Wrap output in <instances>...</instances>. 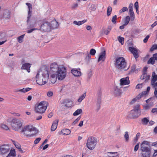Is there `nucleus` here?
<instances>
[{
    "instance_id": "obj_1",
    "label": "nucleus",
    "mask_w": 157,
    "mask_h": 157,
    "mask_svg": "<svg viewBox=\"0 0 157 157\" xmlns=\"http://www.w3.org/2000/svg\"><path fill=\"white\" fill-rule=\"evenodd\" d=\"M49 69L45 66L41 67L38 71L36 77V82L40 85L46 83L49 78Z\"/></svg>"
},
{
    "instance_id": "obj_2",
    "label": "nucleus",
    "mask_w": 157,
    "mask_h": 157,
    "mask_svg": "<svg viewBox=\"0 0 157 157\" xmlns=\"http://www.w3.org/2000/svg\"><path fill=\"white\" fill-rule=\"evenodd\" d=\"M21 132L26 137H30L37 133L36 128L31 125H27L23 128Z\"/></svg>"
},
{
    "instance_id": "obj_3",
    "label": "nucleus",
    "mask_w": 157,
    "mask_h": 157,
    "mask_svg": "<svg viewBox=\"0 0 157 157\" xmlns=\"http://www.w3.org/2000/svg\"><path fill=\"white\" fill-rule=\"evenodd\" d=\"M55 73L59 80H63L66 76V69L64 66H61L59 67L58 70Z\"/></svg>"
},
{
    "instance_id": "obj_4",
    "label": "nucleus",
    "mask_w": 157,
    "mask_h": 157,
    "mask_svg": "<svg viewBox=\"0 0 157 157\" xmlns=\"http://www.w3.org/2000/svg\"><path fill=\"white\" fill-rule=\"evenodd\" d=\"M23 124L22 120L14 119L12 120L11 126L13 130L15 131H18L21 127Z\"/></svg>"
},
{
    "instance_id": "obj_5",
    "label": "nucleus",
    "mask_w": 157,
    "mask_h": 157,
    "mask_svg": "<svg viewBox=\"0 0 157 157\" xmlns=\"http://www.w3.org/2000/svg\"><path fill=\"white\" fill-rule=\"evenodd\" d=\"M97 143L96 138L93 136H90L87 140L86 146L89 149L93 150L95 147Z\"/></svg>"
},
{
    "instance_id": "obj_6",
    "label": "nucleus",
    "mask_w": 157,
    "mask_h": 157,
    "mask_svg": "<svg viewBox=\"0 0 157 157\" xmlns=\"http://www.w3.org/2000/svg\"><path fill=\"white\" fill-rule=\"evenodd\" d=\"M48 105V103L46 102L41 101L35 108L36 112L41 114L44 113L47 109Z\"/></svg>"
},
{
    "instance_id": "obj_7",
    "label": "nucleus",
    "mask_w": 157,
    "mask_h": 157,
    "mask_svg": "<svg viewBox=\"0 0 157 157\" xmlns=\"http://www.w3.org/2000/svg\"><path fill=\"white\" fill-rule=\"evenodd\" d=\"M115 66L119 69H123L126 66V63L125 59L123 57H120L116 60Z\"/></svg>"
},
{
    "instance_id": "obj_8",
    "label": "nucleus",
    "mask_w": 157,
    "mask_h": 157,
    "mask_svg": "<svg viewBox=\"0 0 157 157\" xmlns=\"http://www.w3.org/2000/svg\"><path fill=\"white\" fill-rule=\"evenodd\" d=\"M10 148L9 145L4 144L0 146V155H6L10 151Z\"/></svg>"
},
{
    "instance_id": "obj_9",
    "label": "nucleus",
    "mask_w": 157,
    "mask_h": 157,
    "mask_svg": "<svg viewBox=\"0 0 157 157\" xmlns=\"http://www.w3.org/2000/svg\"><path fill=\"white\" fill-rule=\"evenodd\" d=\"M50 26L49 22L47 21H44L40 26V29L42 31H49L51 29V26Z\"/></svg>"
},
{
    "instance_id": "obj_10",
    "label": "nucleus",
    "mask_w": 157,
    "mask_h": 157,
    "mask_svg": "<svg viewBox=\"0 0 157 157\" xmlns=\"http://www.w3.org/2000/svg\"><path fill=\"white\" fill-rule=\"evenodd\" d=\"M59 67L58 65L56 63H52L50 65V72L51 74L55 73Z\"/></svg>"
},
{
    "instance_id": "obj_11",
    "label": "nucleus",
    "mask_w": 157,
    "mask_h": 157,
    "mask_svg": "<svg viewBox=\"0 0 157 157\" xmlns=\"http://www.w3.org/2000/svg\"><path fill=\"white\" fill-rule=\"evenodd\" d=\"M71 72L74 76L76 77H80L82 75L80 69H72L71 70Z\"/></svg>"
},
{
    "instance_id": "obj_12",
    "label": "nucleus",
    "mask_w": 157,
    "mask_h": 157,
    "mask_svg": "<svg viewBox=\"0 0 157 157\" xmlns=\"http://www.w3.org/2000/svg\"><path fill=\"white\" fill-rule=\"evenodd\" d=\"M120 81V84L121 85H128L129 83V78L128 76L121 79Z\"/></svg>"
},
{
    "instance_id": "obj_13",
    "label": "nucleus",
    "mask_w": 157,
    "mask_h": 157,
    "mask_svg": "<svg viewBox=\"0 0 157 157\" xmlns=\"http://www.w3.org/2000/svg\"><path fill=\"white\" fill-rule=\"evenodd\" d=\"M129 50L132 53L135 59H136L139 57L137 50L133 47H130L129 48Z\"/></svg>"
},
{
    "instance_id": "obj_14",
    "label": "nucleus",
    "mask_w": 157,
    "mask_h": 157,
    "mask_svg": "<svg viewBox=\"0 0 157 157\" xmlns=\"http://www.w3.org/2000/svg\"><path fill=\"white\" fill-rule=\"evenodd\" d=\"M141 111H138L132 110L130 112V114L133 119H135L138 117L140 114Z\"/></svg>"
},
{
    "instance_id": "obj_15",
    "label": "nucleus",
    "mask_w": 157,
    "mask_h": 157,
    "mask_svg": "<svg viewBox=\"0 0 157 157\" xmlns=\"http://www.w3.org/2000/svg\"><path fill=\"white\" fill-rule=\"evenodd\" d=\"M70 130L68 129H64L59 132V134L62 135H67L70 134Z\"/></svg>"
},
{
    "instance_id": "obj_16",
    "label": "nucleus",
    "mask_w": 157,
    "mask_h": 157,
    "mask_svg": "<svg viewBox=\"0 0 157 157\" xmlns=\"http://www.w3.org/2000/svg\"><path fill=\"white\" fill-rule=\"evenodd\" d=\"M31 65V64L29 63H25L22 65L21 69H22L26 70L28 72H30V68Z\"/></svg>"
},
{
    "instance_id": "obj_17",
    "label": "nucleus",
    "mask_w": 157,
    "mask_h": 157,
    "mask_svg": "<svg viewBox=\"0 0 157 157\" xmlns=\"http://www.w3.org/2000/svg\"><path fill=\"white\" fill-rule=\"evenodd\" d=\"M50 26H51V29H55L58 27L59 24L56 21H52L50 23Z\"/></svg>"
},
{
    "instance_id": "obj_18",
    "label": "nucleus",
    "mask_w": 157,
    "mask_h": 157,
    "mask_svg": "<svg viewBox=\"0 0 157 157\" xmlns=\"http://www.w3.org/2000/svg\"><path fill=\"white\" fill-rule=\"evenodd\" d=\"M58 122V120H57L53 121L51 128L52 131H53L56 130L57 127Z\"/></svg>"
},
{
    "instance_id": "obj_19",
    "label": "nucleus",
    "mask_w": 157,
    "mask_h": 157,
    "mask_svg": "<svg viewBox=\"0 0 157 157\" xmlns=\"http://www.w3.org/2000/svg\"><path fill=\"white\" fill-rule=\"evenodd\" d=\"M105 59V51H104L101 52L99 55V57L98 59V62H99L101 60L104 61Z\"/></svg>"
},
{
    "instance_id": "obj_20",
    "label": "nucleus",
    "mask_w": 157,
    "mask_h": 157,
    "mask_svg": "<svg viewBox=\"0 0 157 157\" xmlns=\"http://www.w3.org/2000/svg\"><path fill=\"white\" fill-rule=\"evenodd\" d=\"M51 74V75L50 78V80L52 83H54L56 81L57 78L56 76V75L55 74V73Z\"/></svg>"
},
{
    "instance_id": "obj_21",
    "label": "nucleus",
    "mask_w": 157,
    "mask_h": 157,
    "mask_svg": "<svg viewBox=\"0 0 157 157\" xmlns=\"http://www.w3.org/2000/svg\"><path fill=\"white\" fill-rule=\"evenodd\" d=\"M13 143L15 146V147L18 149L19 151H20L21 153H22L24 152V151L21 149V146L19 143L15 142V141H13Z\"/></svg>"
},
{
    "instance_id": "obj_22",
    "label": "nucleus",
    "mask_w": 157,
    "mask_h": 157,
    "mask_svg": "<svg viewBox=\"0 0 157 157\" xmlns=\"http://www.w3.org/2000/svg\"><path fill=\"white\" fill-rule=\"evenodd\" d=\"M152 77L151 83L152 85H153L155 84V82L157 80V75H156L155 72L154 71L152 72Z\"/></svg>"
},
{
    "instance_id": "obj_23",
    "label": "nucleus",
    "mask_w": 157,
    "mask_h": 157,
    "mask_svg": "<svg viewBox=\"0 0 157 157\" xmlns=\"http://www.w3.org/2000/svg\"><path fill=\"white\" fill-rule=\"evenodd\" d=\"M16 153L14 149L11 150L8 155L6 157H15Z\"/></svg>"
},
{
    "instance_id": "obj_24",
    "label": "nucleus",
    "mask_w": 157,
    "mask_h": 157,
    "mask_svg": "<svg viewBox=\"0 0 157 157\" xmlns=\"http://www.w3.org/2000/svg\"><path fill=\"white\" fill-rule=\"evenodd\" d=\"M150 75H147V73H143L142 75L141 76L140 78L141 79H145V81L148 80L150 78Z\"/></svg>"
},
{
    "instance_id": "obj_25",
    "label": "nucleus",
    "mask_w": 157,
    "mask_h": 157,
    "mask_svg": "<svg viewBox=\"0 0 157 157\" xmlns=\"http://www.w3.org/2000/svg\"><path fill=\"white\" fill-rule=\"evenodd\" d=\"M140 150L143 152H144L151 151L150 148L144 145L141 146Z\"/></svg>"
},
{
    "instance_id": "obj_26",
    "label": "nucleus",
    "mask_w": 157,
    "mask_h": 157,
    "mask_svg": "<svg viewBox=\"0 0 157 157\" xmlns=\"http://www.w3.org/2000/svg\"><path fill=\"white\" fill-rule=\"evenodd\" d=\"M86 20H83L82 21H73V24L78 25H80L82 24H83L84 23H85L86 22Z\"/></svg>"
},
{
    "instance_id": "obj_27",
    "label": "nucleus",
    "mask_w": 157,
    "mask_h": 157,
    "mask_svg": "<svg viewBox=\"0 0 157 157\" xmlns=\"http://www.w3.org/2000/svg\"><path fill=\"white\" fill-rule=\"evenodd\" d=\"M141 121L143 124L147 125L149 122V118L147 117H144L142 119Z\"/></svg>"
},
{
    "instance_id": "obj_28",
    "label": "nucleus",
    "mask_w": 157,
    "mask_h": 157,
    "mask_svg": "<svg viewBox=\"0 0 157 157\" xmlns=\"http://www.w3.org/2000/svg\"><path fill=\"white\" fill-rule=\"evenodd\" d=\"M147 94V92L143 91L141 93L139 94L137 96V98L138 99H139L141 98Z\"/></svg>"
},
{
    "instance_id": "obj_29",
    "label": "nucleus",
    "mask_w": 157,
    "mask_h": 157,
    "mask_svg": "<svg viewBox=\"0 0 157 157\" xmlns=\"http://www.w3.org/2000/svg\"><path fill=\"white\" fill-rule=\"evenodd\" d=\"M114 93L117 96H120L121 94L120 90L117 87L115 89Z\"/></svg>"
},
{
    "instance_id": "obj_30",
    "label": "nucleus",
    "mask_w": 157,
    "mask_h": 157,
    "mask_svg": "<svg viewBox=\"0 0 157 157\" xmlns=\"http://www.w3.org/2000/svg\"><path fill=\"white\" fill-rule=\"evenodd\" d=\"M144 152V153L142 154V157H150L151 151Z\"/></svg>"
},
{
    "instance_id": "obj_31",
    "label": "nucleus",
    "mask_w": 157,
    "mask_h": 157,
    "mask_svg": "<svg viewBox=\"0 0 157 157\" xmlns=\"http://www.w3.org/2000/svg\"><path fill=\"white\" fill-rule=\"evenodd\" d=\"M130 20V17L127 16L124 18V25H127L129 23Z\"/></svg>"
},
{
    "instance_id": "obj_32",
    "label": "nucleus",
    "mask_w": 157,
    "mask_h": 157,
    "mask_svg": "<svg viewBox=\"0 0 157 157\" xmlns=\"http://www.w3.org/2000/svg\"><path fill=\"white\" fill-rule=\"evenodd\" d=\"M31 89V88L29 87L24 88L22 89L19 90V92H21L23 93H26L30 90Z\"/></svg>"
},
{
    "instance_id": "obj_33",
    "label": "nucleus",
    "mask_w": 157,
    "mask_h": 157,
    "mask_svg": "<svg viewBox=\"0 0 157 157\" xmlns=\"http://www.w3.org/2000/svg\"><path fill=\"white\" fill-rule=\"evenodd\" d=\"M117 153V152H108V154H111V155H108L109 157H119V155H115Z\"/></svg>"
},
{
    "instance_id": "obj_34",
    "label": "nucleus",
    "mask_w": 157,
    "mask_h": 157,
    "mask_svg": "<svg viewBox=\"0 0 157 157\" xmlns=\"http://www.w3.org/2000/svg\"><path fill=\"white\" fill-rule=\"evenodd\" d=\"M86 96V93L83 94L81 96H80L78 100V102H81L83 100Z\"/></svg>"
},
{
    "instance_id": "obj_35",
    "label": "nucleus",
    "mask_w": 157,
    "mask_h": 157,
    "mask_svg": "<svg viewBox=\"0 0 157 157\" xmlns=\"http://www.w3.org/2000/svg\"><path fill=\"white\" fill-rule=\"evenodd\" d=\"M65 103L66 104L65 105V106L69 107L71 106V105L72 104V102L69 100H65Z\"/></svg>"
},
{
    "instance_id": "obj_36",
    "label": "nucleus",
    "mask_w": 157,
    "mask_h": 157,
    "mask_svg": "<svg viewBox=\"0 0 157 157\" xmlns=\"http://www.w3.org/2000/svg\"><path fill=\"white\" fill-rule=\"evenodd\" d=\"M82 112V109H77L74 113V116H77L81 113Z\"/></svg>"
},
{
    "instance_id": "obj_37",
    "label": "nucleus",
    "mask_w": 157,
    "mask_h": 157,
    "mask_svg": "<svg viewBox=\"0 0 157 157\" xmlns=\"http://www.w3.org/2000/svg\"><path fill=\"white\" fill-rule=\"evenodd\" d=\"M155 59L153 58V56L152 57H151L150 58L148 61V63H151L153 65L155 63Z\"/></svg>"
},
{
    "instance_id": "obj_38",
    "label": "nucleus",
    "mask_w": 157,
    "mask_h": 157,
    "mask_svg": "<svg viewBox=\"0 0 157 157\" xmlns=\"http://www.w3.org/2000/svg\"><path fill=\"white\" fill-rule=\"evenodd\" d=\"M130 13V20L132 21H133L135 18V14L134 12H129Z\"/></svg>"
},
{
    "instance_id": "obj_39",
    "label": "nucleus",
    "mask_w": 157,
    "mask_h": 157,
    "mask_svg": "<svg viewBox=\"0 0 157 157\" xmlns=\"http://www.w3.org/2000/svg\"><path fill=\"white\" fill-rule=\"evenodd\" d=\"M1 127L2 129L6 130H8L9 129L8 127L6 124H1Z\"/></svg>"
},
{
    "instance_id": "obj_40",
    "label": "nucleus",
    "mask_w": 157,
    "mask_h": 157,
    "mask_svg": "<svg viewBox=\"0 0 157 157\" xmlns=\"http://www.w3.org/2000/svg\"><path fill=\"white\" fill-rule=\"evenodd\" d=\"M32 13V10H29L28 11V15L27 17V22L29 23L30 21L31 16V14Z\"/></svg>"
},
{
    "instance_id": "obj_41",
    "label": "nucleus",
    "mask_w": 157,
    "mask_h": 157,
    "mask_svg": "<svg viewBox=\"0 0 157 157\" xmlns=\"http://www.w3.org/2000/svg\"><path fill=\"white\" fill-rule=\"evenodd\" d=\"M25 34L22 35L17 38V40L18 42L20 43H21L23 42V39L24 37Z\"/></svg>"
},
{
    "instance_id": "obj_42",
    "label": "nucleus",
    "mask_w": 157,
    "mask_h": 157,
    "mask_svg": "<svg viewBox=\"0 0 157 157\" xmlns=\"http://www.w3.org/2000/svg\"><path fill=\"white\" fill-rule=\"evenodd\" d=\"M134 109L132 110L136 111H140V105L137 104L134 106Z\"/></svg>"
},
{
    "instance_id": "obj_43",
    "label": "nucleus",
    "mask_w": 157,
    "mask_h": 157,
    "mask_svg": "<svg viewBox=\"0 0 157 157\" xmlns=\"http://www.w3.org/2000/svg\"><path fill=\"white\" fill-rule=\"evenodd\" d=\"M112 11V9L111 7H108L107 9V15L109 16L110 15Z\"/></svg>"
},
{
    "instance_id": "obj_44",
    "label": "nucleus",
    "mask_w": 157,
    "mask_h": 157,
    "mask_svg": "<svg viewBox=\"0 0 157 157\" xmlns=\"http://www.w3.org/2000/svg\"><path fill=\"white\" fill-rule=\"evenodd\" d=\"M117 20V16L116 15H115L111 19V21L113 24H115L116 23Z\"/></svg>"
},
{
    "instance_id": "obj_45",
    "label": "nucleus",
    "mask_w": 157,
    "mask_h": 157,
    "mask_svg": "<svg viewBox=\"0 0 157 157\" xmlns=\"http://www.w3.org/2000/svg\"><path fill=\"white\" fill-rule=\"evenodd\" d=\"M157 49V44H155L153 45L151 48L150 49V52H152L154 50Z\"/></svg>"
},
{
    "instance_id": "obj_46",
    "label": "nucleus",
    "mask_w": 157,
    "mask_h": 157,
    "mask_svg": "<svg viewBox=\"0 0 157 157\" xmlns=\"http://www.w3.org/2000/svg\"><path fill=\"white\" fill-rule=\"evenodd\" d=\"M128 10V9L126 7H124L122 8L119 11L120 13H121L123 12Z\"/></svg>"
},
{
    "instance_id": "obj_47",
    "label": "nucleus",
    "mask_w": 157,
    "mask_h": 157,
    "mask_svg": "<svg viewBox=\"0 0 157 157\" xmlns=\"http://www.w3.org/2000/svg\"><path fill=\"white\" fill-rule=\"evenodd\" d=\"M25 4L28 6L29 10H32V5L29 2H27Z\"/></svg>"
},
{
    "instance_id": "obj_48",
    "label": "nucleus",
    "mask_w": 157,
    "mask_h": 157,
    "mask_svg": "<svg viewBox=\"0 0 157 157\" xmlns=\"http://www.w3.org/2000/svg\"><path fill=\"white\" fill-rule=\"evenodd\" d=\"M118 41L122 45H123L124 43V38L123 37L119 36L118 38Z\"/></svg>"
},
{
    "instance_id": "obj_49",
    "label": "nucleus",
    "mask_w": 157,
    "mask_h": 157,
    "mask_svg": "<svg viewBox=\"0 0 157 157\" xmlns=\"http://www.w3.org/2000/svg\"><path fill=\"white\" fill-rule=\"evenodd\" d=\"M125 134L124 135V137L126 141H128L129 139V135L128 132H126Z\"/></svg>"
},
{
    "instance_id": "obj_50",
    "label": "nucleus",
    "mask_w": 157,
    "mask_h": 157,
    "mask_svg": "<svg viewBox=\"0 0 157 157\" xmlns=\"http://www.w3.org/2000/svg\"><path fill=\"white\" fill-rule=\"evenodd\" d=\"M132 6H133L132 3H130L129 5V7H128L129 12H133V10Z\"/></svg>"
},
{
    "instance_id": "obj_51",
    "label": "nucleus",
    "mask_w": 157,
    "mask_h": 157,
    "mask_svg": "<svg viewBox=\"0 0 157 157\" xmlns=\"http://www.w3.org/2000/svg\"><path fill=\"white\" fill-rule=\"evenodd\" d=\"M96 52V50L94 49H92L90 51V53L91 55H94Z\"/></svg>"
},
{
    "instance_id": "obj_52",
    "label": "nucleus",
    "mask_w": 157,
    "mask_h": 157,
    "mask_svg": "<svg viewBox=\"0 0 157 157\" xmlns=\"http://www.w3.org/2000/svg\"><path fill=\"white\" fill-rule=\"evenodd\" d=\"M37 21H35L33 23H31L29 26L30 27H33L36 26V24L37 23Z\"/></svg>"
},
{
    "instance_id": "obj_53",
    "label": "nucleus",
    "mask_w": 157,
    "mask_h": 157,
    "mask_svg": "<svg viewBox=\"0 0 157 157\" xmlns=\"http://www.w3.org/2000/svg\"><path fill=\"white\" fill-rule=\"evenodd\" d=\"M78 6V4L77 3H74L71 6V8L73 9H76Z\"/></svg>"
},
{
    "instance_id": "obj_54",
    "label": "nucleus",
    "mask_w": 157,
    "mask_h": 157,
    "mask_svg": "<svg viewBox=\"0 0 157 157\" xmlns=\"http://www.w3.org/2000/svg\"><path fill=\"white\" fill-rule=\"evenodd\" d=\"M53 95V93L52 91H50L48 92L47 95L48 97H51Z\"/></svg>"
},
{
    "instance_id": "obj_55",
    "label": "nucleus",
    "mask_w": 157,
    "mask_h": 157,
    "mask_svg": "<svg viewBox=\"0 0 157 157\" xmlns=\"http://www.w3.org/2000/svg\"><path fill=\"white\" fill-rule=\"evenodd\" d=\"M81 118V117H78L77 118H76L75 120L73 122V124L74 125L76 124L78 121L80 120Z\"/></svg>"
},
{
    "instance_id": "obj_56",
    "label": "nucleus",
    "mask_w": 157,
    "mask_h": 157,
    "mask_svg": "<svg viewBox=\"0 0 157 157\" xmlns=\"http://www.w3.org/2000/svg\"><path fill=\"white\" fill-rule=\"evenodd\" d=\"M149 142L147 141L144 140V141L141 143V146H143V145L145 146V145H149Z\"/></svg>"
},
{
    "instance_id": "obj_57",
    "label": "nucleus",
    "mask_w": 157,
    "mask_h": 157,
    "mask_svg": "<svg viewBox=\"0 0 157 157\" xmlns=\"http://www.w3.org/2000/svg\"><path fill=\"white\" fill-rule=\"evenodd\" d=\"M40 30V29H37V28L32 29L30 30H28L27 31V33H29L32 32H33V31L34 30Z\"/></svg>"
},
{
    "instance_id": "obj_58",
    "label": "nucleus",
    "mask_w": 157,
    "mask_h": 157,
    "mask_svg": "<svg viewBox=\"0 0 157 157\" xmlns=\"http://www.w3.org/2000/svg\"><path fill=\"white\" fill-rule=\"evenodd\" d=\"M41 138H38L36 139L34 141V143L35 144H37L39 143L40 140Z\"/></svg>"
},
{
    "instance_id": "obj_59",
    "label": "nucleus",
    "mask_w": 157,
    "mask_h": 157,
    "mask_svg": "<svg viewBox=\"0 0 157 157\" xmlns=\"http://www.w3.org/2000/svg\"><path fill=\"white\" fill-rule=\"evenodd\" d=\"M150 37V36L149 35H147L146 36V37L144 38L143 40V41L144 43H146L147 42L148 39Z\"/></svg>"
},
{
    "instance_id": "obj_60",
    "label": "nucleus",
    "mask_w": 157,
    "mask_h": 157,
    "mask_svg": "<svg viewBox=\"0 0 157 157\" xmlns=\"http://www.w3.org/2000/svg\"><path fill=\"white\" fill-rule=\"evenodd\" d=\"M139 148V144H138L135 146L134 148V151H137L138 150V149Z\"/></svg>"
},
{
    "instance_id": "obj_61",
    "label": "nucleus",
    "mask_w": 157,
    "mask_h": 157,
    "mask_svg": "<svg viewBox=\"0 0 157 157\" xmlns=\"http://www.w3.org/2000/svg\"><path fill=\"white\" fill-rule=\"evenodd\" d=\"M142 84H138L136 86V89L141 88L142 87Z\"/></svg>"
},
{
    "instance_id": "obj_62",
    "label": "nucleus",
    "mask_w": 157,
    "mask_h": 157,
    "mask_svg": "<svg viewBox=\"0 0 157 157\" xmlns=\"http://www.w3.org/2000/svg\"><path fill=\"white\" fill-rule=\"evenodd\" d=\"M134 7L136 8V9L137 8H139V5L138 3L137 2H136L134 4Z\"/></svg>"
},
{
    "instance_id": "obj_63",
    "label": "nucleus",
    "mask_w": 157,
    "mask_h": 157,
    "mask_svg": "<svg viewBox=\"0 0 157 157\" xmlns=\"http://www.w3.org/2000/svg\"><path fill=\"white\" fill-rule=\"evenodd\" d=\"M137 99H138V98H137V97L136 98H134L131 101L130 104H132L134 103L136 101Z\"/></svg>"
},
{
    "instance_id": "obj_64",
    "label": "nucleus",
    "mask_w": 157,
    "mask_h": 157,
    "mask_svg": "<svg viewBox=\"0 0 157 157\" xmlns=\"http://www.w3.org/2000/svg\"><path fill=\"white\" fill-rule=\"evenodd\" d=\"M154 96L155 97L157 98V88H155L154 93Z\"/></svg>"
}]
</instances>
